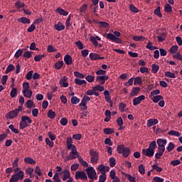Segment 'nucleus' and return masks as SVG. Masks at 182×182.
<instances>
[{"instance_id":"1","label":"nucleus","mask_w":182,"mask_h":182,"mask_svg":"<svg viewBox=\"0 0 182 182\" xmlns=\"http://www.w3.org/2000/svg\"><path fill=\"white\" fill-rule=\"evenodd\" d=\"M156 147H157L156 141H153L149 144L147 149H142V154L144 156H146L147 157H153V156H154V150H156Z\"/></svg>"},{"instance_id":"2","label":"nucleus","mask_w":182,"mask_h":182,"mask_svg":"<svg viewBox=\"0 0 182 182\" xmlns=\"http://www.w3.org/2000/svg\"><path fill=\"white\" fill-rule=\"evenodd\" d=\"M106 38L107 39H109V41H112V42H115V43H122V39L119 38V36H121L122 33L119 31H114L113 33H106Z\"/></svg>"},{"instance_id":"3","label":"nucleus","mask_w":182,"mask_h":182,"mask_svg":"<svg viewBox=\"0 0 182 182\" xmlns=\"http://www.w3.org/2000/svg\"><path fill=\"white\" fill-rule=\"evenodd\" d=\"M117 151L119 154H122L124 157L130 156V148L125 147L124 144L118 145L117 147Z\"/></svg>"},{"instance_id":"4","label":"nucleus","mask_w":182,"mask_h":182,"mask_svg":"<svg viewBox=\"0 0 182 182\" xmlns=\"http://www.w3.org/2000/svg\"><path fill=\"white\" fill-rule=\"evenodd\" d=\"M32 123V119L28 116L21 117V121L20 122L19 128L23 130L26 127H29V124Z\"/></svg>"},{"instance_id":"5","label":"nucleus","mask_w":182,"mask_h":182,"mask_svg":"<svg viewBox=\"0 0 182 182\" xmlns=\"http://www.w3.org/2000/svg\"><path fill=\"white\" fill-rule=\"evenodd\" d=\"M88 178L90 180H97V173H96V170L92 166H90L85 169Z\"/></svg>"},{"instance_id":"6","label":"nucleus","mask_w":182,"mask_h":182,"mask_svg":"<svg viewBox=\"0 0 182 182\" xmlns=\"http://www.w3.org/2000/svg\"><path fill=\"white\" fill-rule=\"evenodd\" d=\"M90 156H91L90 162L96 164L99 161V152L95 151V149H90Z\"/></svg>"},{"instance_id":"7","label":"nucleus","mask_w":182,"mask_h":182,"mask_svg":"<svg viewBox=\"0 0 182 182\" xmlns=\"http://www.w3.org/2000/svg\"><path fill=\"white\" fill-rule=\"evenodd\" d=\"M156 143L159 146L158 149L166 151V144H167V139H158Z\"/></svg>"},{"instance_id":"8","label":"nucleus","mask_w":182,"mask_h":182,"mask_svg":"<svg viewBox=\"0 0 182 182\" xmlns=\"http://www.w3.org/2000/svg\"><path fill=\"white\" fill-rule=\"evenodd\" d=\"M79 178L81 180H87V175H86L85 171H77L75 172V180H79Z\"/></svg>"},{"instance_id":"9","label":"nucleus","mask_w":182,"mask_h":182,"mask_svg":"<svg viewBox=\"0 0 182 182\" xmlns=\"http://www.w3.org/2000/svg\"><path fill=\"white\" fill-rule=\"evenodd\" d=\"M71 151L70 152L69 155L71 157V159L75 160V159H79L80 155L79 152H77V149L75 148H71L70 149Z\"/></svg>"},{"instance_id":"10","label":"nucleus","mask_w":182,"mask_h":182,"mask_svg":"<svg viewBox=\"0 0 182 182\" xmlns=\"http://www.w3.org/2000/svg\"><path fill=\"white\" fill-rule=\"evenodd\" d=\"M18 114H19V113L14 109L13 111L9 112L6 114V119H15V117H18Z\"/></svg>"},{"instance_id":"11","label":"nucleus","mask_w":182,"mask_h":182,"mask_svg":"<svg viewBox=\"0 0 182 182\" xmlns=\"http://www.w3.org/2000/svg\"><path fill=\"white\" fill-rule=\"evenodd\" d=\"M146 99V97L144 95H140L138 97H135L133 100V105L137 106V105H140L141 103L142 100H144Z\"/></svg>"},{"instance_id":"12","label":"nucleus","mask_w":182,"mask_h":182,"mask_svg":"<svg viewBox=\"0 0 182 182\" xmlns=\"http://www.w3.org/2000/svg\"><path fill=\"white\" fill-rule=\"evenodd\" d=\"M109 177L112 180V182H120V178L116 176V171L112 170L109 173Z\"/></svg>"},{"instance_id":"13","label":"nucleus","mask_w":182,"mask_h":182,"mask_svg":"<svg viewBox=\"0 0 182 182\" xmlns=\"http://www.w3.org/2000/svg\"><path fill=\"white\" fill-rule=\"evenodd\" d=\"M90 59L91 60H102V59H105V57H100L99 54H96L95 53H90Z\"/></svg>"},{"instance_id":"14","label":"nucleus","mask_w":182,"mask_h":182,"mask_svg":"<svg viewBox=\"0 0 182 182\" xmlns=\"http://www.w3.org/2000/svg\"><path fill=\"white\" fill-rule=\"evenodd\" d=\"M59 83L62 87H68V86H69V83H68V77L66 76H63L60 80Z\"/></svg>"},{"instance_id":"15","label":"nucleus","mask_w":182,"mask_h":182,"mask_svg":"<svg viewBox=\"0 0 182 182\" xmlns=\"http://www.w3.org/2000/svg\"><path fill=\"white\" fill-rule=\"evenodd\" d=\"M67 149L68 150H70L71 149H75L76 146L73 144V139H72V137H68L67 138Z\"/></svg>"},{"instance_id":"16","label":"nucleus","mask_w":182,"mask_h":182,"mask_svg":"<svg viewBox=\"0 0 182 182\" xmlns=\"http://www.w3.org/2000/svg\"><path fill=\"white\" fill-rule=\"evenodd\" d=\"M141 89L139 87H134V88H132L129 96L131 97H133V96H137V95H139V92H140Z\"/></svg>"},{"instance_id":"17","label":"nucleus","mask_w":182,"mask_h":182,"mask_svg":"<svg viewBox=\"0 0 182 182\" xmlns=\"http://www.w3.org/2000/svg\"><path fill=\"white\" fill-rule=\"evenodd\" d=\"M64 62L68 66L72 65L73 63V60H72V56L70 55H65L64 57Z\"/></svg>"},{"instance_id":"18","label":"nucleus","mask_w":182,"mask_h":182,"mask_svg":"<svg viewBox=\"0 0 182 182\" xmlns=\"http://www.w3.org/2000/svg\"><path fill=\"white\" fill-rule=\"evenodd\" d=\"M157 123H159V119H149L147 121L146 126H147V127H151V126H154V124H157Z\"/></svg>"},{"instance_id":"19","label":"nucleus","mask_w":182,"mask_h":182,"mask_svg":"<svg viewBox=\"0 0 182 182\" xmlns=\"http://www.w3.org/2000/svg\"><path fill=\"white\" fill-rule=\"evenodd\" d=\"M63 173V181H66V180H68V178H70V177H71L70 176V171H69V170L64 169Z\"/></svg>"},{"instance_id":"20","label":"nucleus","mask_w":182,"mask_h":182,"mask_svg":"<svg viewBox=\"0 0 182 182\" xmlns=\"http://www.w3.org/2000/svg\"><path fill=\"white\" fill-rule=\"evenodd\" d=\"M22 93H23L24 97H27L28 99H31L32 97L33 92L31 90L22 91Z\"/></svg>"},{"instance_id":"21","label":"nucleus","mask_w":182,"mask_h":182,"mask_svg":"<svg viewBox=\"0 0 182 182\" xmlns=\"http://www.w3.org/2000/svg\"><path fill=\"white\" fill-rule=\"evenodd\" d=\"M54 28L56 31H60L65 29V26L61 22H58L57 24H55Z\"/></svg>"},{"instance_id":"22","label":"nucleus","mask_w":182,"mask_h":182,"mask_svg":"<svg viewBox=\"0 0 182 182\" xmlns=\"http://www.w3.org/2000/svg\"><path fill=\"white\" fill-rule=\"evenodd\" d=\"M75 85H77L78 86H82L83 85H87V82L85 80H80L79 78H75Z\"/></svg>"},{"instance_id":"23","label":"nucleus","mask_w":182,"mask_h":182,"mask_svg":"<svg viewBox=\"0 0 182 182\" xmlns=\"http://www.w3.org/2000/svg\"><path fill=\"white\" fill-rule=\"evenodd\" d=\"M18 22H21V23H31V20L26 17H21L17 19Z\"/></svg>"},{"instance_id":"24","label":"nucleus","mask_w":182,"mask_h":182,"mask_svg":"<svg viewBox=\"0 0 182 182\" xmlns=\"http://www.w3.org/2000/svg\"><path fill=\"white\" fill-rule=\"evenodd\" d=\"M24 162L26 164H36V161L31 157H26L24 159Z\"/></svg>"},{"instance_id":"25","label":"nucleus","mask_w":182,"mask_h":182,"mask_svg":"<svg viewBox=\"0 0 182 182\" xmlns=\"http://www.w3.org/2000/svg\"><path fill=\"white\" fill-rule=\"evenodd\" d=\"M58 14H60V15H63V16H68L69 15V13H68L65 9L58 8L55 10Z\"/></svg>"},{"instance_id":"26","label":"nucleus","mask_w":182,"mask_h":182,"mask_svg":"<svg viewBox=\"0 0 182 182\" xmlns=\"http://www.w3.org/2000/svg\"><path fill=\"white\" fill-rule=\"evenodd\" d=\"M166 37L167 34L166 33H162L160 36H157L158 42H164Z\"/></svg>"},{"instance_id":"27","label":"nucleus","mask_w":182,"mask_h":182,"mask_svg":"<svg viewBox=\"0 0 182 182\" xmlns=\"http://www.w3.org/2000/svg\"><path fill=\"white\" fill-rule=\"evenodd\" d=\"M104 95L105 96V100H107L108 103H112V97H110V92H109L107 90H105L104 92Z\"/></svg>"},{"instance_id":"28","label":"nucleus","mask_w":182,"mask_h":182,"mask_svg":"<svg viewBox=\"0 0 182 182\" xmlns=\"http://www.w3.org/2000/svg\"><path fill=\"white\" fill-rule=\"evenodd\" d=\"M164 149H159L158 152L155 154V159H161V156H163V154L164 153Z\"/></svg>"},{"instance_id":"29","label":"nucleus","mask_w":182,"mask_h":182,"mask_svg":"<svg viewBox=\"0 0 182 182\" xmlns=\"http://www.w3.org/2000/svg\"><path fill=\"white\" fill-rule=\"evenodd\" d=\"M103 80H109V76L108 75H101V76H97L96 81L97 82H102Z\"/></svg>"},{"instance_id":"30","label":"nucleus","mask_w":182,"mask_h":182,"mask_svg":"<svg viewBox=\"0 0 182 182\" xmlns=\"http://www.w3.org/2000/svg\"><path fill=\"white\" fill-rule=\"evenodd\" d=\"M47 116L49 119H55V117H56V112H53L52 109H49Z\"/></svg>"},{"instance_id":"31","label":"nucleus","mask_w":182,"mask_h":182,"mask_svg":"<svg viewBox=\"0 0 182 182\" xmlns=\"http://www.w3.org/2000/svg\"><path fill=\"white\" fill-rule=\"evenodd\" d=\"M152 100H153L154 103H159V102H160V100H163V96H161V95L154 96L152 98Z\"/></svg>"},{"instance_id":"32","label":"nucleus","mask_w":182,"mask_h":182,"mask_svg":"<svg viewBox=\"0 0 182 182\" xmlns=\"http://www.w3.org/2000/svg\"><path fill=\"white\" fill-rule=\"evenodd\" d=\"M154 170H156V171H158V173H160L163 171V168L159 166L158 164H154L152 166V169L151 170V171H153Z\"/></svg>"},{"instance_id":"33","label":"nucleus","mask_w":182,"mask_h":182,"mask_svg":"<svg viewBox=\"0 0 182 182\" xmlns=\"http://www.w3.org/2000/svg\"><path fill=\"white\" fill-rule=\"evenodd\" d=\"M133 41H135L136 42H139L140 41H146V38L142 36H134L133 37Z\"/></svg>"},{"instance_id":"34","label":"nucleus","mask_w":182,"mask_h":182,"mask_svg":"<svg viewBox=\"0 0 182 182\" xmlns=\"http://www.w3.org/2000/svg\"><path fill=\"white\" fill-rule=\"evenodd\" d=\"M168 136H176V137H180L181 134L178 132L171 130L168 132Z\"/></svg>"},{"instance_id":"35","label":"nucleus","mask_w":182,"mask_h":182,"mask_svg":"<svg viewBox=\"0 0 182 182\" xmlns=\"http://www.w3.org/2000/svg\"><path fill=\"white\" fill-rule=\"evenodd\" d=\"M103 132H104L105 134H112V133H114V129L105 128L103 129Z\"/></svg>"},{"instance_id":"36","label":"nucleus","mask_w":182,"mask_h":182,"mask_svg":"<svg viewBox=\"0 0 182 182\" xmlns=\"http://www.w3.org/2000/svg\"><path fill=\"white\" fill-rule=\"evenodd\" d=\"M78 160L79 162L81 164V166H82L83 167H89V164H87V162L83 160V159L81 156L78 158Z\"/></svg>"},{"instance_id":"37","label":"nucleus","mask_w":182,"mask_h":182,"mask_svg":"<svg viewBox=\"0 0 182 182\" xmlns=\"http://www.w3.org/2000/svg\"><path fill=\"white\" fill-rule=\"evenodd\" d=\"M12 70H15V66L12 64H9L5 71V73L8 74L9 72H12Z\"/></svg>"},{"instance_id":"38","label":"nucleus","mask_w":182,"mask_h":182,"mask_svg":"<svg viewBox=\"0 0 182 182\" xmlns=\"http://www.w3.org/2000/svg\"><path fill=\"white\" fill-rule=\"evenodd\" d=\"M165 76H166V77H171V79H176V74H174L170 71H166L165 73Z\"/></svg>"},{"instance_id":"39","label":"nucleus","mask_w":182,"mask_h":182,"mask_svg":"<svg viewBox=\"0 0 182 182\" xmlns=\"http://www.w3.org/2000/svg\"><path fill=\"white\" fill-rule=\"evenodd\" d=\"M124 176L127 178L129 182H136V178L132 176V175L128 173H124Z\"/></svg>"},{"instance_id":"40","label":"nucleus","mask_w":182,"mask_h":182,"mask_svg":"<svg viewBox=\"0 0 182 182\" xmlns=\"http://www.w3.org/2000/svg\"><path fill=\"white\" fill-rule=\"evenodd\" d=\"M142 81H141V77H136L134 78V85L136 86V85H142Z\"/></svg>"},{"instance_id":"41","label":"nucleus","mask_w":182,"mask_h":182,"mask_svg":"<svg viewBox=\"0 0 182 182\" xmlns=\"http://www.w3.org/2000/svg\"><path fill=\"white\" fill-rule=\"evenodd\" d=\"M154 15H156V16H159V18H163V15L160 11V6H158L156 9L154 10Z\"/></svg>"},{"instance_id":"42","label":"nucleus","mask_w":182,"mask_h":182,"mask_svg":"<svg viewBox=\"0 0 182 182\" xmlns=\"http://www.w3.org/2000/svg\"><path fill=\"white\" fill-rule=\"evenodd\" d=\"M90 41L93 43L95 48H97V45H99V43L97 42V40H96V37L95 36L90 37Z\"/></svg>"},{"instance_id":"43","label":"nucleus","mask_w":182,"mask_h":182,"mask_svg":"<svg viewBox=\"0 0 182 182\" xmlns=\"http://www.w3.org/2000/svg\"><path fill=\"white\" fill-rule=\"evenodd\" d=\"M174 147H176L174 143L170 142L166 148V150H168V153H170V151H173V150H174Z\"/></svg>"},{"instance_id":"44","label":"nucleus","mask_w":182,"mask_h":182,"mask_svg":"<svg viewBox=\"0 0 182 182\" xmlns=\"http://www.w3.org/2000/svg\"><path fill=\"white\" fill-rule=\"evenodd\" d=\"M19 180H22V178L17 176L13 175L11 176L9 182H16L19 181Z\"/></svg>"},{"instance_id":"45","label":"nucleus","mask_w":182,"mask_h":182,"mask_svg":"<svg viewBox=\"0 0 182 182\" xmlns=\"http://www.w3.org/2000/svg\"><path fill=\"white\" fill-rule=\"evenodd\" d=\"M62 66H63V61H58L55 64L54 68L59 70V69H62Z\"/></svg>"},{"instance_id":"46","label":"nucleus","mask_w":182,"mask_h":182,"mask_svg":"<svg viewBox=\"0 0 182 182\" xmlns=\"http://www.w3.org/2000/svg\"><path fill=\"white\" fill-rule=\"evenodd\" d=\"M53 181L54 182H62L60 178L59 177V173H55L53 177Z\"/></svg>"},{"instance_id":"47","label":"nucleus","mask_w":182,"mask_h":182,"mask_svg":"<svg viewBox=\"0 0 182 182\" xmlns=\"http://www.w3.org/2000/svg\"><path fill=\"white\" fill-rule=\"evenodd\" d=\"M159 69H160V67L158 65H156V64L152 65V68H151L152 73H157V72H159Z\"/></svg>"},{"instance_id":"48","label":"nucleus","mask_w":182,"mask_h":182,"mask_svg":"<svg viewBox=\"0 0 182 182\" xmlns=\"http://www.w3.org/2000/svg\"><path fill=\"white\" fill-rule=\"evenodd\" d=\"M45 55H37L34 57V60L36 62H41V60H42V59H43V58H45Z\"/></svg>"},{"instance_id":"49","label":"nucleus","mask_w":182,"mask_h":182,"mask_svg":"<svg viewBox=\"0 0 182 182\" xmlns=\"http://www.w3.org/2000/svg\"><path fill=\"white\" fill-rule=\"evenodd\" d=\"M80 102V99L77 98V97H72L71 98V103L72 105H77Z\"/></svg>"},{"instance_id":"50","label":"nucleus","mask_w":182,"mask_h":182,"mask_svg":"<svg viewBox=\"0 0 182 182\" xmlns=\"http://www.w3.org/2000/svg\"><path fill=\"white\" fill-rule=\"evenodd\" d=\"M17 93H18V89L13 87L10 92L11 97H16Z\"/></svg>"},{"instance_id":"51","label":"nucleus","mask_w":182,"mask_h":182,"mask_svg":"<svg viewBox=\"0 0 182 182\" xmlns=\"http://www.w3.org/2000/svg\"><path fill=\"white\" fill-rule=\"evenodd\" d=\"M129 9H130L131 12H133L134 14H137V12H139V9H137L133 4L129 5Z\"/></svg>"},{"instance_id":"52","label":"nucleus","mask_w":182,"mask_h":182,"mask_svg":"<svg viewBox=\"0 0 182 182\" xmlns=\"http://www.w3.org/2000/svg\"><path fill=\"white\" fill-rule=\"evenodd\" d=\"M138 170L140 174H144L146 173V169L144 168V165L141 164L138 166Z\"/></svg>"},{"instance_id":"53","label":"nucleus","mask_w":182,"mask_h":182,"mask_svg":"<svg viewBox=\"0 0 182 182\" xmlns=\"http://www.w3.org/2000/svg\"><path fill=\"white\" fill-rule=\"evenodd\" d=\"M32 53H33L31 51H26L23 53V58H27V59H29L32 58Z\"/></svg>"},{"instance_id":"54","label":"nucleus","mask_w":182,"mask_h":182,"mask_svg":"<svg viewBox=\"0 0 182 182\" xmlns=\"http://www.w3.org/2000/svg\"><path fill=\"white\" fill-rule=\"evenodd\" d=\"M26 105L27 109H32V107L34 105L33 101H32V100H28Z\"/></svg>"},{"instance_id":"55","label":"nucleus","mask_w":182,"mask_h":182,"mask_svg":"<svg viewBox=\"0 0 182 182\" xmlns=\"http://www.w3.org/2000/svg\"><path fill=\"white\" fill-rule=\"evenodd\" d=\"M74 75L75 77H79L80 79H85V75H83L82 73H80L78 71H75Z\"/></svg>"},{"instance_id":"56","label":"nucleus","mask_w":182,"mask_h":182,"mask_svg":"<svg viewBox=\"0 0 182 182\" xmlns=\"http://www.w3.org/2000/svg\"><path fill=\"white\" fill-rule=\"evenodd\" d=\"M164 9L165 12H167L168 14L173 11V8L168 4H166Z\"/></svg>"},{"instance_id":"57","label":"nucleus","mask_w":182,"mask_h":182,"mask_svg":"<svg viewBox=\"0 0 182 182\" xmlns=\"http://www.w3.org/2000/svg\"><path fill=\"white\" fill-rule=\"evenodd\" d=\"M85 80L87 82H89V83H92V82H95V75H87L85 77Z\"/></svg>"},{"instance_id":"58","label":"nucleus","mask_w":182,"mask_h":182,"mask_svg":"<svg viewBox=\"0 0 182 182\" xmlns=\"http://www.w3.org/2000/svg\"><path fill=\"white\" fill-rule=\"evenodd\" d=\"M97 170L100 171V173H101V174H105V165L100 164V165L97 167Z\"/></svg>"},{"instance_id":"59","label":"nucleus","mask_w":182,"mask_h":182,"mask_svg":"<svg viewBox=\"0 0 182 182\" xmlns=\"http://www.w3.org/2000/svg\"><path fill=\"white\" fill-rule=\"evenodd\" d=\"M109 166L110 167H114L116 166V159L114 157L109 158Z\"/></svg>"},{"instance_id":"60","label":"nucleus","mask_w":182,"mask_h":182,"mask_svg":"<svg viewBox=\"0 0 182 182\" xmlns=\"http://www.w3.org/2000/svg\"><path fill=\"white\" fill-rule=\"evenodd\" d=\"M94 90L96 92V90H98V92H103L105 90V87L100 86V85H95L94 87Z\"/></svg>"},{"instance_id":"61","label":"nucleus","mask_w":182,"mask_h":182,"mask_svg":"<svg viewBox=\"0 0 182 182\" xmlns=\"http://www.w3.org/2000/svg\"><path fill=\"white\" fill-rule=\"evenodd\" d=\"M75 45L78 48V49H80V50H82V49H83V48H84L83 43L80 41H76Z\"/></svg>"},{"instance_id":"62","label":"nucleus","mask_w":182,"mask_h":182,"mask_svg":"<svg viewBox=\"0 0 182 182\" xmlns=\"http://www.w3.org/2000/svg\"><path fill=\"white\" fill-rule=\"evenodd\" d=\"M107 176L105 173H102V175L100 176L99 181L98 182H105L106 181Z\"/></svg>"},{"instance_id":"63","label":"nucleus","mask_w":182,"mask_h":182,"mask_svg":"<svg viewBox=\"0 0 182 182\" xmlns=\"http://www.w3.org/2000/svg\"><path fill=\"white\" fill-rule=\"evenodd\" d=\"M60 123L62 126H66L68 124V118L63 117L60 119Z\"/></svg>"},{"instance_id":"64","label":"nucleus","mask_w":182,"mask_h":182,"mask_svg":"<svg viewBox=\"0 0 182 182\" xmlns=\"http://www.w3.org/2000/svg\"><path fill=\"white\" fill-rule=\"evenodd\" d=\"M29 90V82H26L23 83V92Z\"/></svg>"}]
</instances>
